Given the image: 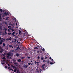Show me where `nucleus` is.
<instances>
[{"mask_svg":"<svg viewBox=\"0 0 73 73\" xmlns=\"http://www.w3.org/2000/svg\"><path fill=\"white\" fill-rule=\"evenodd\" d=\"M7 56H13V54H12L11 52H9L7 54Z\"/></svg>","mask_w":73,"mask_h":73,"instance_id":"1","label":"nucleus"},{"mask_svg":"<svg viewBox=\"0 0 73 73\" xmlns=\"http://www.w3.org/2000/svg\"><path fill=\"white\" fill-rule=\"evenodd\" d=\"M3 39H1L0 40V45H1L2 44H3Z\"/></svg>","mask_w":73,"mask_h":73,"instance_id":"2","label":"nucleus"},{"mask_svg":"<svg viewBox=\"0 0 73 73\" xmlns=\"http://www.w3.org/2000/svg\"><path fill=\"white\" fill-rule=\"evenodd\" d=\"M7 58H9V59L11 58V57L10 56H7Z\"/></svg>","mask_w":73,"mask_h":73,"instance_id":"3","label":"nucleus"},{"mask_svg":"<svg viewBox=\"0 0 73 73\" xmlns=\"http://www.w3.org/2000/svg\"><path fill=\"white\" fill-rule=\"evenodd\" d=\"M54 63H55V62H50V65H52V64H54Z\"/></svg>","mask_w":73,"mask_h":73,"instance_id":"4","label":"nucleus"},{"mask_svg":"<svg viewBox=\"0 0 73 73\" xmlns=\"http://www.w3.org/2000/svg\"><path fill=\"white\" fill-rule=\"evenodd\" d=\"M14 65H16V66H18V65L19 64L18 63H16V62H14Z\"/></svg>","mask_w":73,"mask_h":73,"instance_id":"5","label":"nucleus"},{"mask_svg":"<svg viewBox=\"0 0 73 73\" xmlns=\"http://www.w3.org/2000/svg\"><path fill=\"white\" fill-rule=\"evenodd\" d=\"M3 49H1V50L0 51V53H3Z\"/></svg>","mask_w":73,"mask_h":73,"instance_id":"6","label":"nucleus"},{"mask_svg":"<svg viewBox=\"0 0 73 73\" xmlns=\"http://www.w3.org/2000/svg\"><path fill=\"white\" fill-rule=\"evenodd\" d=\"M11 67H12V68H14V69H15V68H16V67H15V66L13 65H12L11 66Z\"/></svg>","mask_w":73,"mask_h":73,"instance_id":"7","label":"nucleus"},{"mask_svg":"<svg viewBox=\"0 0 73 73\" xmlns=\"http://www.w3.org/2000/svg\"><path fill=\"white\" fill-rule=\"evenodd\" d=\"M9 47H10V48H13V46L11 45H9Z\"/></svg>","mask_w":73,"mask_h":73,"instance_id":"8","label":"nucleus"},{"mask_svg":"<svg viewBox=\"0 0 73 73\" xmlns=\"http://www.w3.org/2000/svg\"><path fill=\"white\" fill-rule=\"evenodd\" d=\"M17 61H18V62H21V59H18V60H17Z\"/></svg>","mask_w":73,"mask_h":73,"instance_id":"9","label":"nucleus"},{"mask_svg":"<svg viewBox=\"0 0 73 73\" xmlns=\"http://www.w3.org/2000/svg\"><path fill=\"white\" fill-rule=\"evenodd\" d=\"M19 54H16V55L17 56V57H19Z\"/></svg>","mask_w":73,"mask_h":73,"instance_id":"10","label":"nucleus"},{"mask_svg":"<svg viewBox=\"0 0 73 73\" xmlns=\"http://www.w3.org/2000/svg\"><path fill=\"white\" fill-rule=\"evenodd\" d=\"M7 14H8V13H7L6 12L4 13L5 15H6V16L7 15Z\"/></svg>","mask_w":73,"mask_h":73,"instance_id":"11","label":"nucleus"},{"mask_svg":"<svg viewBox=\"0 0 73 73\" xmlns=\"http://www.w3.org/2000/svg\"><path fill=\"white\" fill-rule=\"evenodd\" d=\"M24 67L26 68H28V66L27 65H25L24 66Z\"/></svg>","mask_w":73,"mask_h":73,"instance_id":"12","label":"nucleus"},{"mask_svg":"<svg viewBox=\"0 0 73 73\" xmlns=\"http://www.w3.org/2000/svg\"><path fill=\"white\" fill-rule=\"evenodd\" d=\"M15 41H14V42H16V38H15L14 39Z\"/></svg>","mask_w":73,"mask_h":73,"instance_id":"13","label":"nucleus"},{"mask_svg":"<svg viewBox=\"0 0 73 73\" xmlns=\"http://www.w3.org/2000/svg\"><path fill=\"white\" fill-rule=\"evenodd\" d=\"M17 71V70L15 68L14 70V72L15 73H16V72Z\"/></svg>","mask_w":73,"mask_h":73,"instance_id":"14","label":"nucleus"},{"mask_svg":"<svg viewBox=\"0 0 73 73\" xmlns=\"http://www.w3.org/2000/svg\"><path fill=\"white\" fill-rule=\"evenodd\" d=\"M34 49H38V47H34Z\"/></svg>","mask_w":73,"mask_h":73,"instance_id":"15","label":"nucleus"},{"mask_svg":"<svg viewBox=\"0 0 73 73\" xmlns=\"http://www.w3.org/2000/svg\"><path fill=\"white\" fill-rule=\"evenodd\" d=\"M40 58H41L42 61V60H44V58L43 57H41Z\"/></svg>","mask_w":73,"mask_h":73,"instance_id":"16","label":"nucleus"},{"mask_svg":"<svg viewBox=\"0 0 73 73\" xmlns=\"http://www.w3.org/2000/svg\"><path fill=\"white\" fill-rule=\"evenodd\" d=\"M19 48H20V47L19 46H18L17 48H16V49H17V50H19Z\"/></svg>","mask_w":73,"mask_h":73,"instance_id":"17","label":"nucleus"},{"mask_svg":"<svg viewBox=\"0 0 73 73\" xmlns=\"http://www.w3.org/2000/svg\"><path fill=\"white\" fill-rule=\"evenodd\" d=\"M45 68H44V67H43L42 68V69L43 70H45Z\"/></svg>","mask_w":73,"mask_h":73,"instance_id":"18","label":"nucleus"},{"mask_svg":"<svg viewBox=\"0 0 73 73\" xmlns=\"http://www.w3.org/2000/svg\"><path fill=\"white\" fill-rule=\"evenodd\" d=\"M11 35L12 36H13L14 37H15V35H14V34L13 33H11Z\"/></svg>","mask_w":73,"mask_h":73,"instance_id":"19","label":"nucleus"},{"mask_svg":"<svg viewBox=\"0 0 73 73\" xmlns=\"http://www.w3.org/2000/svg\"><path fill=\"white\" fill-rule=\"evenodd\" d=\"M2 59H3V61H4V60H5V59H6L5 58V57H3L2 58Z\"/></svg>","mask_w":73,"mask_h":73,"instance_id":"20","label":"nucleus"},{"mask_svg":"<svg viewBox=\"0 0 73 73\" xmlns=\"http://www.w3.org/2000/svg\"><path fill=\"white\" fill-rule=\"evenodd\" d=\"M21 31L19 30V34H21Z\"/></svg>","mask_w":73,"mask_h":73,"instance_id":"21","label":"nucleus"},{"mask_svg":"<svg viewBox=\"0 0 73 73\" xmlns=\"http://www.w3.org/2000/svg\"><path fill=\"white\" fill-rule=\"evenodd\" d=\"M5 33L6 34V35H7V31L5 30Z\"/></svg>","mask_w":73,"mask_h":73,"instance_id":"22","label":"nucleus"},{"mask_svg":"<svg viewBox=\"0 0 73 73\" xmlns=\"http://www.w3.org/2000/svg\"><path fill=\"white\" fill-rule=\"evenodd\" d=\"M11 33H8V35H9V36L11 35Z\"/></svg>","mask_w":73,"mask_h":73,"instance_id":"23","label":"nucleus"},{"mask_svg":"<svg viewBox=\"0 0 73 73\" xmlns=\"http://www.w3.org/2000/svg\"><path fill=\"white\" fill-rule=\"evenodd\" d=\"M9 29H10V30H12V28L10 27L9 28Z\"/></svg>","mask_w":73,"mask_h":73,"instance_id":"24","label":"nucleus"},{"mask_svg":"<svg viewBox=\"0 0 73 73\" xmlns=\"http://www.w3.org/2000/svg\"><path fill=\"white\" fill-rule=\"evenodd\" d=\"M36 70L37 71H36V72H38V73H39V70H38L37 69H36Z\"/></svg>","mask_w":73,"mask_h":73,"instance_id":"25","label":"nucleus"},{"mask_svg":"<svg viewBox=\"0 0 73 73\" xmlns=\"http://www.w3.org/2000/svg\"><path fill=\"white\" fill-rule=\"evenodd\" d=\"M9 39V40H12V37H10Z\"/></svg>","mask_w":73,"mask_h":73,"instance_id":"26","label":"nucleus"},{"mask_svg":"<svg viewBox=\"0 0 73 73\" xmlns=\"http://www.w3.org/2000/svg\"><path fill=\"white\" fill-rule=\"evenodd\" d=\"M0 12H2L3 11V9H0Z\"/></svg>","mask_w":73,"mask_h":73,"instance_id":"27","label":"nucleus"},{"mask_svg":"<svg viewBox=\"0 0 73 73\" xmlns=\"http://www.w3.org/2000/svg\"><path fill=\"white\" fill-rule=\"evenodd\" d=\"M42 51H45V49L44 48H43L42 49Z\"/></svg>","mask_w":73,"mask_h":73,"instance_id":"28","label":"nucleus"},{"mask_svg":"<svg viewBox=\"0 0 73 73\" xmlns=\"http://www.w3.org/2000/svg\"><path fill=\"white\" fill-rule=\"evenodd\" d=\"M6 64L7 65H8V62H6Z\"/></svg>","mask_w":73,"mask_h":73,"instance_id":"29","label":"nucleus"},{"mask_svg":"<svg viewBox=\"0 0 73 73\" xmlns=\"http://www.w3.org/2000/svg\"><path fill=\"white\" fill-rule=\"evenodd\" d=\"M3 46H5V44L4 43H3Z\"/></svg>","mask_w":73,"mask_h":73,"instance_id":"30","label":"nucleus"},{"mask_svg":"<svg viewBox=\"0 0 73 73\" xmlns=\"http://www.w3.org/2000/svg\"><path fill=\"white\" fill-rule=\"evenodd\" d=\"M45 65V64H44L42 66V67H43V66H44Z\"/></svg>","mask_w":73,"mask_h":73,"instance_id":"31","label":"nucleus"},{"mask_svg":"<svg viewBox=\"0 0 73 73\" xmlns=\"http://www.w3.org/2000/svg\"><path fill=\"white\" fill-rule=\"evenodd\" d=\"M2 40H3V41H5V38H3V39Z\"/></svg>","mask_w":73,"mask_h":73,"instance_id":"32","label":"nucleus"},{"mask_svg":"<svg viewBox=\"0 0 73 73\" xmlns=\"http://www.w3.org/2000/svg\"><path fill=\"white\" fill-rule=\"evenodd\" d=\"M2 65H4V64H5V63H4V62H3V63H1Z\"/></svg>","mask_w":73,"mask_h":73,"instance_id":"33","label":"nucleus"},{"mask_svg":"<svg viewBox=\"0 0 73 73\" xmlns=\"http://www.w3.org/2000/svg\"><path fill=\"white\" fill-rule=\"evenodd\" d=\"M5 68L7 69V66H5Z\"/></svg>","mask_w":73,"mask_h":73,"instance_id":"34","label":"nucleus"},{"mask_svg":"<svg viewBox=\"0 0 73 73\" xmlns=\"http://www.w3.org/2000/svg\"><path fill=\"white\" fill-rule=\"evenodd\" d=\"M11 27V26L9 25V26H8V28H10Z\"/></svg>","mask_w":73,"mask_h":73,"instance_id":"35","label":"nucleus"},{"mask_svg":"<svg viewBox=\"0 0 73 73\" xmlns=\"http://www.w3.org/2000/svg\"><path fill=\"white\" fill-rule=\"evenodd\" d=\"M31 64V62L28 63V64H29V65H30Z\"/></svg>","mask_w":73,"mask_h":73,"instance_id":"36","label":"nucleus"},{"mask_svg":"<svg viewBox=\"0 0 73 73\" xmlns=\"http://www.w3.org/2000/svg\"><path fill=\"white\" fill-rule=\"evenodd\" d=\"M6 40H7V41H9V38H7L6 39Z\"/></svg>","mask_w":73,"mask_h":73,"instance_id":"37","label":"nucleus"},{"mask_svg":"<svg viewBox=\"0 0 73 73\" xmlns=\"http://www.w3.org/2000/svg\"><path fill=\"white\" fill-rule=\"evenodd\" d=\"M37 58H38V59H39L40 58V56H38L37 57Z\"/></svg>","mask_w":73,"mask_h":73,"instance_id":"38","label":"nucleus"},{"mask_svg":"<svg viewBox=\"0 0 73 73\" xmlns=\"http://www.w3.org/2000/svg\"><path fill=\"white\" fill-rule=\"evenodd\" d=\"M1 16L0 15V20H1Z\"/></svg>","mask_w":73,"mask_h":73,"instance_id":"39","label":"nucleus"},{"mask_svg":"<svg viewBox=\"0 0 73 73\" xmlns=\"http://www.w3.org/2000/svg\"><path fill=\"white\" fill-rule=\"evenodd\" d=\"M13 33L14 34H15V33H16V32H14Z\"/></svg>","mask_w":73,"mask_h":73,"instance_id":"40","label":"nucleus"},{"mask_svg":"<svg viewBox=\"0 0 73 73\" xmlns=\"http://www.w3.org/2000/svg\"><path fill=\"white\" fill-rule=\"evenodd\" d=\"M51 61H52V62H54V60H53V59H52L51 60Z\"/></svg>","mask_w":73,"mask_h":73,"instance_id":"41","label":"nucleus"},{"mask_svg":"<svg viewBox=\"0 0 73 73\" xmlns=\"http://www.w3.org/2000/svg\"><path fill=\"white\" fill-rule=\"evenodd\" d=\"M50 62V61H49V60H48L47 63H49Z\"/></svg>","mask_w":73,"mask_h":73,"instance_id":"42","label":"nucleus"},{"mask_svg":"<svg viewBox=\"0 0 73 73\" xmlns=\"http://www.w3.org/2000/svg\"><path fill=\"white\" fill-rule=\"evenodd\" d=\"M35 64H37V62L35 61Z\"/></svg>","mask_w":73,"mask_h":73,"instance_id":"43","label":"nucleus"},{"mask_svg":"<svg viewBox=\"0 0 73 73\" xmlns=\"http://www.w3.org/2000/svg\"><path fill=\"white\" fill-rule=\"evenodd\" d=\"M36 63H37L38 65V63H39V62H36Z\"/></svg>","mask_w":73,"mask_h":73,"instance_id":"44","label":"nucleus"},{"mask_svg":"<svg viewBox=\"0 0 73 73\" xmlns=\"http://www.w3.org/2000/svg\"><path fill=\"white\" fill-rule=\"evenodd\" d=\"M5 24H7V22H5Z\"/></svg>","mask_w":73,"mask_h":73,"instance_id":"45","label":"nucleus"},{"mask_svg":"<svg viewBox=\"0 0 73 73\" xmlns=\"http://www.w3.org/2000/svg\"><path fill=\"white\" fill-rule=\"evenodd\" d=\"M22 59H24V57H22L21 58Z\"/></svg>","mask_w":73,"mask_h":73,"instance_id":"46","label":"nucleus"},{"mask_svg":"<svg viewBox=\"0 0 73 73\" xmlns=\"http://www.w3.org/2000/svg\"><path fill=\"white\" fill-rule=\"evenodd\" d=\"M8 69H10V67H8Z\"/></svg>","mask_w":73,"mask_h":73,"instance_id":"47","label":"nucleus"},{"mask_svg":"<svg viewBox=\"0 0 73 73\" xmlns=\"http://www.w3.org/2000/svg\"><path fill=\"white\" fill-rule=\"evenodd\" d=\"M12 32H14V30L12 29Z\"/></svg>","mask_w":73,"mask_h":73,"instance_id":"48","label":"nucleus"},{"mask_svg":"<svg viewBox=\"0 0 73 73\" xmlns=\"http://www.w3.org/2000/svg\"><path fill=\"white\" fill-rule=\"evenodd\" d=\"M45 59H46L47 58H48V57H46L45 58Z\"/></svg>","mask_w":73,"mask_h":73,"instance_id":"49","label":"nucleus"},{"mask_svg":"<svg viewBox=\"0 0 73 73\" xmlns=\"http://www.w3.org/2000/svg\"><path fill=\"white\" fill-rule=\"evenodd\" d=\"M19 70H17V73H19Z\"/></svg>","mask_w":73,"mask_h":73,"instance_id":"50","label":"nucleus"},{"mask_svg":"<svg viewBox=\"0 0 73 73\" xmlns=\"http://www.w3.org/2000/svg\"><path fill=\"white\" fill-rule=\"evenodd\" d=\"M0 29H2V28H1V26H0Z\"/></svg>","mask_w":73,"mask_h":73,"instance_id":"51","label":"nucleus"},{"mask_svg":"<svg viewBox=\"0 0 73 73\" xmlns=\"http://www.w3.org/2000/svg\"><path fill=\"white\" fill-rule=\"evenodd\" d=\"M18 44H20V42H18Z\"/></svg>","mask_w":73,"mask_h":73,"instance_id":"52","label":"nucleus"},{"mask_svg":"<svg viewBox=\"0 0 73 73\" xmlns=\"http://www.w3.org/2000/svg\"><path fill=\"white\" fill-rule=\"evenodd\" d=\"M30 58H31V57H27V58H29V59Z\"/></svg>","mask_w":73,"mask_h":73,"instance_id":"53","label":"nucleus"},{"mask_svg":"<svg viewBox=\"0 0 73 73\" xmlns=\"http://www.w3.org/2000/svg\"><path fill=\"white\" fill-rule=\"evenodd\" d=\"M37 52V53H39V52H40V51H38Z\"/></svg>","mask_w":73,"mask_h":73,"instance_id":"54","label":"nucleus"},{"mask_svg":"<svg viewBox=\"0 0 73 73\" xmlns=\"http://www.w3.org/2000/svg\"><path fill=\"white\" fill-rule=\"evenodd\" d=\"M49 59H52V58L51 57H50V58H49Z\"/></svg>","mask_w":73,"mask_h":73,"instance_id":"55","label":"nucleus"},{"mask_svg":"<svg viewBox=\"0 0 73 73\" xmlns=\"http://www.w3.org/2000/svg\"><path fill=\"white\" fill-rule=\"evenodd\" d=\"M1 36H0V40H1Z\"/></svg>","mask_w":73,"mask_h":73,"instance_id":"56","label":"nucleus"},{"mask_svg":"<svg viewBox=\"0 0 73 73\" xmlns=\"http://www.w3.org/2000/svg\"><path fill=\"white\" fill-rule=\"evenodd\" d=\"M8 66H10V65L9 64H8Z\"/></svg>","mask_w":73,"mask_h":73,"instance_id":"57","label":"nucleus"},{"mask_svg":"<svg viewBox=\"0 0 73 73\" xmlns=\"http://www.w3.org/2000/svg\"><path fill=\"white\" fill-rule=\"evenodd\" d=\"M19 50H21V48H19Z\"/></svg>","mask_w":73,"mask_h":73,"instance_id":"58","label":"nucleus"},{"mask_svg":"<svg viewBox=\"0 0 73 73\" xmlns=\"http://www.w3.org/2000/svg\"><path fill=\"white\" fill-rule=\"evenodd\" d=\"M9 18V17H7L6 18V20H8V18Z\"/></svg>","mask_w":73,"mask_h":73,"instance_id":"59","label":"nucleus"},{"mask_svg":"<svg viewBox=\"0 0 73 73\" xmlns=\"http://www.w3.org/2000/svg\"><path fill=\"white\" fill-rule=\"evenodd\" d=\"M11 69H11L10 68V69H9V70H11Z\"/></svg>","mask_w":73,"mask_h":73,"instance_id":"60","label":"nucleus"},{"mask_svg":"<svg viewBox=\"0 0 73 73\" xmlns=\"http://www.w3.org/2000/svg\"><path fill=\"white\" fill-rule=\"evenodd\" d=\"M11 70H12V71H13V69H11Z\"/></svg>","mask_w":73,"mask_h":73,"instance_id":"61","label":"nucleus"},{"mask_svg":"<svg viewBox=\"0 0 73 73\" xmlns=\"http://www.w3.org/2000/svg\"><path fill=\"white\" fill-rule=\"evenodd\" d=\"M31 62H32V61H31Z\"/></svg>","mask_w":73,"mask_h":73,"instance_id":"62","label":"nucleus"},{"mask_svg":"<svg viewBox=\"0 0 73 73\" xmlns=\"http://www.w3.org/2000/svg\"><path fill=\"white\" fill-rule=\"evenodd\" d=\"M8 31H9V30L8 29Z\"/></svg>","mask_w":73,"mask_h":73,"instance_id":"63","label":"nucleus"},{"mask_svg":"<svg viewBox=\"0 0 73 73\" xmlns=\"http://www.w3.org/2000/svg\"><path fill=\"white\" fill-rule=\"evenodd\" d=\"M16 35H17V33H16Z\"/></svg>","mask_w":73,"mask_h":73,"instance_id":"64","label":"nucleus"}]
</instances>
